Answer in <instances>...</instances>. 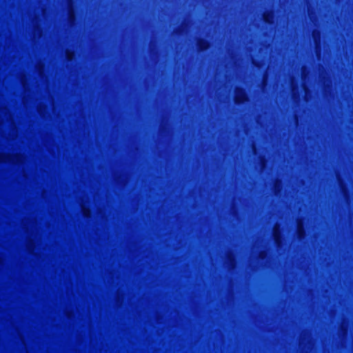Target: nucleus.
<instances>
[{"instance_id":"obj_1","label":"nucleus","mask_w":353,"mask_h":353,"mask_svg":"<svg viewBox=\"0 0 353 353\" xmlns=\"http://www.w3.org/2000/svg\"><path fill=\"white\" fill-rule=\"evenodd\" d=\"M248 99L249 98L245 88L240 85L236 86L234 97V103L236 105H241L248 102Z\"/></svg>"},{"instance_id":"obj_2","label":"nucleus","mask_w":353,"mask_h":353,"mask_svg":"<svg viewBox=\"0 0 353 353\" xmlns=\"http://www.w3.org/2000/svg\"><path fill=\"white\" fill-rule=\"evenodd\" d=\"M196 44L199 52H205L210 47V41L202 37L198 39Z\"/></svg>"}]
</instances>
